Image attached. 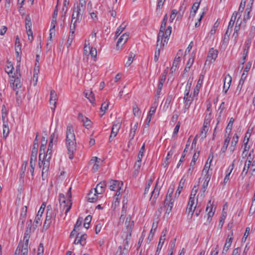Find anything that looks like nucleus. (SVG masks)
<instances>
[{
  "instance_id": "f257e3e1",
  "label": "nucleus",
  "mask_w": 255,
  "mask_h": 255,
  "mask_svg": "<svg viewBox=\"0 0 255 255\" xmlns=\"http://www.w3.org/2000/svg\"><path fill=\"white\" fill-rule=\"evenodd\" d=\"M66 145L69 158L72 159L74 157L73 154L77 149V144L74 129L70 124L67 126Z\"/></svg>"
},
{
  "instance_id": "f03ea898",
  "label": "nucleus",
  "mask_w": 255,
  "mask_h": 255,
  "mask_svg": "<svg viewBox=\"0 0 255 255\" xmlns=\"http://www.w3.org/2000/svg\"><path fill=\"white\" fill-rule=\"evenodd\" d=\"M84 11L85 9L76 5V4H75L74 5L73 12L72 15L71 24H72L73 20L75 19V21H78V22H80L82 19Z\"/></svg>"
},
{
  "instance_id": "7ed1b4c3",
  "label": "nucleus",
  "mask_w": 255,
  "mask_h": 255,
  "mask_svg": "<svg viewBox=\"0 0 255 255\" xmlns=\"http://www.w3.org/2000/svg\"><path fill=\"white\" fill-rule=\"evenodd\" d=\"M123 182L116 180H111L110 181L109 188L111 190L116 191V196H119L122 193V187Z\"/></svg>"
},
{
  "instance_id": "20e7f679",
  "label": "nucleus",
  "mask_w": 255,
  "mask_h": 255,
  "mask_svg": "<svg viewBox=\"0 0 255 255\" xmlns=\"http://www.w3.org/2000/svg\"><path fill=\"white\" fill-rule=\"evenodd\" d=\"M59 203L60 206L65 209V214H67L68 212L70 210L72 205L71 199H67L65 197L63 194L61 193L59 194Z\"/></svg>"
},
{
  "instance_id": "39448f33",
  "label": "nucleus",
  "mask_w": 255,
  "mask_h": 255,
  "mask_svg": "<svg viewBox=\"0 0 255 255\" xmlns=\"http://www.w3.org/2000/svg\"><path fill=\"white\" fill-rule=\"evenodd\" d=\"M38 133H37L36 137H35L34 142H33V147H32V150L31 151L30 159V161H33L34 162H35V161L36 160V158H37V154L38 148Z\"/></svg>"
},
{
  "instance_id": "423d86ee",
  "label": "nucleus",
  "mask_w": 255,
  "mask_h": 255,
  "mask_svg": "<svg viewBox=\"0 0 255 255\" xmlns=\"http://www.w3.org/2000/svg\"><path fill=\"white\" fill-rule=\"evenodd\" d=\"M126 229L124 230V233L128 234V237L131 236L132 228L134 226V222L131 221V217L128 215L126 220L125 222Z\"/></svg>"
},
{
  "instance_id": "0eeeda50",
  "label": "nucleus",
  "mask_w": 255,
  "mask_h": 255,
  "mask_svg": "<svg viewBox=\"0 0 255 255\" xmlns=\"http://www.w3.org/2000/svg\"><path fill=\"white\" fill-rule=\"evenodd\" d=\"M26 215L27 207L24 206L22 208L21 212L20 215L19 221L18 224V225L20 226L21 229H23L24 227V222L26 219Z\"/></svg>"
},
{
  "instance_id": "6e6552de",
  "label": "nucleus",
  "mask_w": 255,
  "mask_h": 255,
  "mask_svg": "<svg viewBox=\"0 0 255 255\" xmlns=\"http://www.w3.org/2000/svg\"><path fill=\"white\" fill-rule=\"evenodd\" d=\"M218 54V51L214 49L213 48L210 49L208 55L207 57L206 62L209 61L210 63L214 62L216 59Z\"/></svg>"
},
{
  "instance_id": "1a4fd4ad",
  "label": "nucleus",
  "mask_w": 255,
  "mask_h": 255,
  "mask_svg": "<svg viewBox=\"0 0 255 255\" xmlns=\"http://www.w3.org/2000/svg\"><path fill=\"white\" fill-rule=\"evenodd\" d=\"M30 237V235H28L27 233H24V236L23 240V242L21 243L20 242L19 243H20V247L21 250H25V251L27 250V251H28V243Z\"/></svg>"
},
{
  "instance_id": "9d476101",
  "label": "nucleus",
  "mask_w": 255,
  "mask_h": 255,
  "mask_svg": "<svg viewBox=\"0 0 255 255\" xmlns=\"http://www.w3.org/2000/svg\"><path fill=\"white\" fill-rule=\"evenodd\" d=\"M106 186L107 184L105 181H101L97 185L96 187L94 189V192L97 194H102L105 192Z\"/></svg>"
},
{
  "instance_id": "9b49d317",
  "label": "nucleus",
  "mask_w": 255,
  "mask_h": 255,
  "mask_svg": "<svg viewBox=\"0 0 255 255\" xmlns=\"http://www.w3.org/2000/svg\"><path fill=\"white\" fill-rule=\"evenodd\" d=\"M47 208V211L46 213V219L55 221L57 212L56 211H53L50 205H48Z\"/></svg>"
},
{
  "instance_id": "f8f14e48",
  "label": "nucleus",
  "mask_w": 255,
  "mask_h": 255,
  "mask_svg": "<svg viewBox=\"0 0 255 255\" xmlns=\"http://www.w3.org/2000/svg\"><path fill=\"white\" fill-rule=\"evenodd\" d=\"M232 82V77L228 74L224 78V84L223 86V92L225 94L227 93L228 90H229L231 83Z\"/></svg>"
},
{
  "instance_id": "ddd939ff",
  "label": "nucleus",
  "mask_w": 255,
  "mask_h": 255,
  "mask_svg": "<svg viewBox=\"0 0 255 255\" xmlns=\"http://www.w3.org/2000/svg\"><path fill=\"white\" fill-rule=\"evenodd\" d=\"M10 86L13 89L20 88V78L18 77L12 76L10 79Z\"/></svg>"
},
{
  "instance_id": "4468645a",
  "label": "nucleus",
  "mask_w": 255,
  "mask_h": 255,
  "mask_svg": "<svg viewBox=\"0 0 255 255\" xmlns=\"http://www.w3.org/2000/svg\"><path fill=\"white\" fill-rule=\"evenodd\" d=\"M157 182H156L154 190L152 191L150 199H152V203L153 204H154L156 202V199L158 198L159 194V191H160V188L157 187Z\"/></svg>"
},
{
  "instance_id": "2eb2a0df",
  "label": "nucleus",
  "mask_w": 255,
  "mask_h": 255,
  "mask_svg": "<svg viewBox=\"0 0 255 255\" xmlns=\"http://www.w3.org/2000/svg\"><path fill=\"white\" fill-rule=\"evenodd\" d=\"M173 200H168V198H166L164 200V207H166L165 214H169L172 210L173 206Z\"/></svg>"
},
{
  "instance_id": "dca6fc26",
  "label": "nucleus",
  "mask_w": 255,
  "mask_h": 255,
  "mask_svg": "<svg viewBox=\"0 0 255 255\" xmlns=\"http://www.w3.org/2000/svg\"><path fill=\"white\" fill-rule=\"evenodd\" d=\"M121 122L120 121H116L114 123L111 131V134L113 135V137H116L121 128Z\"/></svg>"
},
{
  "instance_id": "f3484780",
  "label": "nucleus",
  "mask_w": 255,
  "mask_h": 255,
  "mask_svg": "<svg viewBox=\"0 0 255 255\" xmlns=\"http://www.w3.org/2000/svg\"><path fill=\"white\" fill-rule=\"evenodd\" d=\"M44 159L45 160L41 161V164L43 165L42 172V176H43L45 173H46L48 171L50 165V159H48V158H44Z\"/></svg>"
},
{
  "instance_id": "a211bd4d",
  "label": "nucleus",
  "mask_w": 255,
  "mask_h": 255,
  "mask_svg": "<svg viewBox=\"0 0 255 255\" xmlns=\"http://www.w3.org/2000/svg\"><path fill=\"white\" fill-rule=\"evenodd\" d=\"M54 144L49 143L48 144V149L46 153L43 155V159L48 158V159H51L52 153L53 151V146Z\"/></svg>"
},
{
  "instance_id": "6ab92c4d",
  "label": "nucleus",
  "mask_w": 255,
  "mask_h": 255,
  "mask_svg": "<svg viewBox=\"0 0 255 255\" xmlns=\"http://www.w3.org/2000/svg\"><path fill=\"white\" fill-rule=\"evenodd\" d=\"M98 194L96 192L91 190L88 194V201L91 203L95 202L98 199Z\"/></svg>"
},
{
  "instance_id": "aec40b11",
  "label": "nucleus",
  "mask_w": 255,
  "mask_h": 255,
  "mask_svg": "<svg viewBox=\"0 0 255 255\" xmlns=\"http://www.w3.org/2000/svg\"><path fill=\"white\" fill-rule=\"evenodd\" d=\"M128 38V34H127L126 33L123 34L118 39L117 43V47H119L120 45L122 46L124 45Z\"/></svg>"
},
{
  "instance_id": "412c9836",
  "label": "nucleus",
  "mask_w": 255,
  "mask_h": 255,
  "mask_svg": "<svg viewBox=\"0 0 255 255\" xmlns=\"http://www.w3.org/2000/svg\"><path fill=\"white\" fill-rule=\"evenodd\" d=\"M45 206H46V205L44 203H43L41 205V207L40 208V209L38 212V213L35 217L34 222H35L36 224H38L39 221L40 220V218L41 217L42 215L44 212Z\"/></svg>"
},
{
  "instance_id": "4be33fe9",
  "label": "nucleus",
  "mask_w": 255,
  "mask_h": 255,
  "mask_svg": "<svg viewBox=\"0 0 255 255\" xmlns=\"http://www.w3.org/2000/svg\"><path fill=\"white\" fill-rule=\"evenodd\" d=\"M212 205L211 204V200H210L208 202V204L207 205V206L206 209V212H208V219L207 220L209 221V222H210L211 220V218L214 215V213L212 211L213 207H211Z\"/></svg>"
},
{
  "instance_id": "5701e85b",
  "label": "nucleus",
  "mask_w": 255,
  "mask_h": 255,
  "mask_svg": "<svg viewBox=\"0 0 255 255\" xmlns=\"http://www.w3.org/2000/svg\"><path fill=\"white\" fill-rule=\"evenodd\" d=\"M137 126H138L137 123H136L133 126H131V128H130V132L129 133V137L130 138L129 142H130L131 140H132L134 138V137L135 134L136 130L137 128Z\"/></svg>"
},
{
  "instance_id": "b1692460",
  "label": "nucleus",
  "mask_w": 255,
  "mask_h": 255,
  "mask_svg": "<svg viewBox=\"0 0 255 255\" xmlns=\"http://www.w3.org/2000/svg\"><path fill=\"white\" fill-rule=\"evenodd\" d=\"M190 145V141L189 140H188L187 141V143L186 144V146H185V148L182 153V154L181 155V157L180 158V159L179 160V161L178 162V163L177 164V168H179L180 165H181V163L183 162V159L186 155V153L187 152V149L188 148V147Z\"/></svg>"
},
{
  "instance_id": "393cba45",
  "label": "nucleus",
  "mask_w": 255,
  "mask_h": 255,
  "mask_svg": "<svg viewBox=\"0 0 255 255\" xmlns=\"http://www.w3.org/2000/svg\"><path fill=\"white\" fill-rule=\"evenodd\" d=\"M185 182V179H184V177H183L180 181L178 189L176 191V193L175 194V197L179 196V195H180V193L181 192L182 189L183 188Z\"/></svg>"
},
{
  "instance_id": "a878e982",
  "label": "nucleus",
  "mask_w": 255,
  "mask_h": 255,
  "mask_svg": "<svg viewBox=\"0 0 255 255\" xmlns=\"http://www.w3.org/2000/svg\"><path fill=\"white\" fill-rule=\"evenodd\" d=\"M85 96L89 100L91 103L95 101V95L92 91H87L84 92Z\"/></svg>"
},
{
  "instance_id": "bb28decb",
  "label": "nucleus",
  "mask_w": 255,
  "mask_h": 255,
  "mask_svg": "<svg viewBox=\"0 0 255 255\" xmlns=\"http://www.w3.org/2000/svg\"><path fill=\"white\" fill-rule=\"evenodd\" d=\"M180 61V56L175 57L172 64V66L171 67L170 69L172 73L176 71V70L178 68V63Z\"/></svg>"
},
{
  "instance_id": "cd10ccee",
  "label": "nucleus",
  "mask_w": 255,
  "mask_h": 255,
  "mask_svg": "<svg viewBox=\"0 0 255 255\" xmlns=\"http://www.w3.org/2000/svg\"><path fill=\"white\" fill-rule=\"evenodd\" d=\"M58 134L54 132L50 135L49 143L56 145L58 140Z\"/></svg>"
},
{
  "instance_id": "c85d7f7f",
  "label": "nucleus",
  "mask_w": 255,
  "mask_h": 255,
  "mask_svg": "<svg viewBox=\"0 0 255 255\" xmlns=\"http://www.w3.org/2000/svg\"><path fill=\"white\" fill-rule=\"evenodd\" d=\"M251 40L250 39H248L246 42L245 45V47L243 51V55L248 56V52L251 46Z\"/></svg>"
},
{
  "instance_id": "c756f323",
  "label": "nucleus",
  "mask_w": 255,
  "mask_h": 255,
  "mask_svg": "<svg viewBox=\"0 0 255 255\" xmlns=\"http://www.w3.org/2000/svg\"><path fill=\"white\" fill-rule=\"evenodd\" d=\"M163 237H164L163 236H161V237L160 238L159 241V243H158V246H157V250H156V251L155 255H159V252L160 251V250H161V248L162 247V246H163V245L164 244V242L165 241V240H164Z\"/></svg>"
},
{
  "instance_id": "7c9ffc66",
  "label": "nucleus",
  "mask_w": 255,
  "mask_h": 255,
  "mask_svg": "<svg viewBox=\"0 0 255 255\" xmlns=\"http://www.w3.org/2000/svg\"><path fill=\"white\" fill-rule=\"evenodd\" d=\"M9 129L8 126V123L7 122L3 121V136L5 138L9 134Z\"/></svg>"
},
{
  "instance_id": "2f4dec72",
  "label": "nucleus",
  "mask_w": 255,
  "mask_h": 255,
  "mask_svg": "<svg viewBox=\"0 0 255 255\" xmlns=\"http://www.w3.org/2000/svg\"><path fill=\"white\" fill-rule=\"evenodd\" d=\"M237 14H238L237 12H236V11L234 12L233 13V14L232 15V17L231 18L230 21L229 25H228V26L229 27H231L230 32H231V31L232 30V28H233V27L234 26L235 21L236 20V17H237Z\"/></svg>"
},
{
  "instance_id": "473e14b6",
  "label": "nucleus",
  "mask_w": 255,
  "mask_h": 255,
  "mask_svg": "<svg viewBox=\"0 0 255 255\" xmlns=\"http://www.w3.org/2000/svg\"><path fill=\"white\" fill-rule=\"evenodd\" d=\"M20 243H19L18 247H17L14 255H28L27 250L25 251L21 250L20 247Z\"/></svg>"
},
{
  "instance_id": "72a5a7b5",
  "label": "nucleus",
  "mask_w": 255,
  "mask_h": 255,
  "mask_svg": "<svg viewBox=\"0 0 255 255\" xmlns=\"http://www.w3.org/2000/svg\"><path fill=\"white\" fill-rule=\"evenodd\" d=\"M209 129V126L203 125L202 128L201 132L200 133V136L202 139H204L206 137V134Z\"/></svg>"
},
{
  "instance_id": "f704fd0d",
  "label": "nucleus",
  "mask_w": 255,
  "mask_h": 255,
  "mask_svg": "<svg viewBox=\"0 0 255 255\" xmlns=\"http://www.w3.org/2000/svg\"><path fill=\"white\" fill-rule=\"evenodd\" d=\"M46 144L47 143H41L39 150V160H41V156L42 154H43V155L45 154V149L46 147Z\"/></svg>"
},
{
  "instance_id": "c9c22d12",
  "label": "nucleus",
  "mask_w": 255,
  "mask_h": 255,
  "mask_svg": "<svg viewBox=\"0 0 255 255\" xmlns=\"http://www.w3.org/2000/svg\"><path fill=\"white\" fill-rule=\"evenodd\" d=\"M191 95L192 94L190 95L189 99H187L186 101H184L185 103L184 106V113H185L186 111L189 109L193 101V98H191Z\"/></svg>"
},
{
  "instance_id": "e433bc0d",
  "label": "nucleus",
  "mask_w": 255,
  "mask_h": 255,
  "mask_svg": "<svg viewBox=\"0 0 255 255\" xmlns=\"http://www.w3.org/2000/svg\"><path fill=\"white\" fill-rule=\"evenodd\" d=\"M234 121H235V120L233 118H231L230 119V121L226 127V133H227L228 132H229V134L230 133V132H231L232 127H233V125Z\"/></svg>"
},
{
  "instance_id": "4c0bfd02",
  "label": "nucleus",
  "mask_w": 255,
  "mask_h": 255,
  "mask_svg": "<svg viewBox=\"0 0 255 255\" xmlns=\"http://www.w3.org/2000/svg\"><path fill=\"white\" fill-rule=\"evenodd\" d=\"M230 141V137H229V135H228V136L225 139L224 145L221 148V151L223 153H224L226 152V151L227 149V147L228 146V145L229 144Z\"/></svg>"
},
{
  "instance_id": "58836bf2",
  "label": "nucleus",
  "mask_w": 255,
  "mask_h": 255,
  "mask_svg": "<svg viewBox=\"0 0 255 255\" xmlns=\"http://www.w3.org/2000/svg\"><path fill=\"white\" fill-rule=\"evenodd\" d=\"M25 23L26 29L31 28L32 22H31V18L29 14H27L25 17Z\"/></svg>"
},
{
  "instance_id": "ea45409f",
  "label": "nucleus",
  "mask_w": 255,
  "mask_h": 255,
  "mask_svg": "<svg viewBox=\"0 0 255 255\" xmlns=\"http://www.w3.org/2000/svg\"><path fill=\"white\" fill-rule=\"evenodd\" d=\"M196 208V205L194 207L187 205V207L186 210V213L188 215H191L192 216L195 212V209Z\"/></svg>"
},
{
  "instance_id": "a19ab883",
  "label": "nucleus",
  "mask_w": 255,
  "mask_h": 255,
  "mask_svg": "<svg viewBox=\"0 0 255 255\" xmlns=\"http://www.w3.org/2000/svg\"><path fill=\"white\" fill-rule=\"evenodd\" d=\"M131 236L128 237V234H126L125 235L126 239L124 241V250L127 251V252L128 251V242L130 240Z\"/></svg>"
},
{
  "instance_id": "79ce46f5",
  "label": "nucleus",
  "mask_w": 255,
  "mask_h": 255,
  "mask_svg": "<svg viewBox=\"0 0 255 255\" xmlns=\"http://www.w3.org/2000/svg\"><path fill=\"white\" fill-rule=\"evenodd\" d=\"M92 217L91 215H89L88 216H87L86 218L85 219V222L84 223V227L88 229H89V225H90V223L92 220Z\"/></svg>"
},
{
  "instance_id": "37998d69",
  "label": "nucleus",
  "mask_w": 255,
  "mask_h": 255,
  "mask_svg": "<svg viewBox=\"0 0 255 255\" xmlns=\"http://www.w3.org/2000/svg\"><path fill=\"white\" fill-rule=\"evenodd\" d=\"M193 62H194V59L192 58H189L187 64H186V65L185 66L184 71L185 72H188L189 71L190 68L191 66H192V65L193 64Z\"/></svg>"
},
{
  "instance_id": "c03bdc74",
  "label": "nucleus",
  "mask_w": 255,
  "mask_h": 255,
  "mask_svg": "<svg viewBox=\"0 0 255 255\" xmlns=\"http://www.w3.org/2000/svg\"><path fill=\"white\" fill-rule=\"evenodd\" d=\"M158 106V103L156 101H155L152 105H151L150 107V111H149L148 114L150 115H153L154 114L156 108Z\"/></svg>"
},
{
  "instance_id": "a18cd8bd",
  "label": "nucleus",
  "mask_w": 255,
  "mask_h": 255,
  "mask_svg": "<svg viewBox=\"0 0 255 255\" xmlns=\"http://www.w3.org/2000/svg\"><path fill=\"white\" fill-rule=\"evenodd\" d=\"M32 220H29L26 223V229L25 233H27L28 235H30L31 227H32Z\"/></svg>"
},
{
  "instance_id": "49530a36",
  "label": "nucleus",
  "mask_w": 255,
  "mask_h": 255,
  "mask_svg": "<svg viewBox=\"0 0 255 255\" xmlns=\"http://www.w3.org/2000/svg\"><path fill=\"white\" fill-rule=\"evenodd\" d=\"M211 113H209L208 115H206L204 119L203 125L209 126L211 122Z\"/></svg>"
},
{
  "instance_id": "de8ad7c7",
  "label": "nucleus",
  "mask_w": 255,
  "mask_h": 255,
  "mask_svg": "<svg viewBox=\"0 0 255 255\" xmlns=\"http://www.w3.org/2000/svg\"><path fill=\"white\" fill-rule=\"evenodd\" d=\"M164 36V32L162 31V30H159L158 35V37H157V45H156L157 47H158L159 45V41H160V37H161L160 44H162V40L163 39Z\"/></svg>"
},
{
  "instance_id": "09e8293b",
  "label": "nucleus",
  "mask_w": 255,
  "mask_h": 255,
  "mask_svg": "<svg viewBox=\"0 0 255 255\" xmlns=\"http://www.w3.org/2000/svg\"><path fill=\"white\" fill-rule=\"evenodd\" d=\"M133 114L135 116H138L140 114V110L136 104H134L132 108Z\"/></svg>"
},
{
  "instance_id": "8fccbe9b",
  "label": "nucleus",
  "mask_w": 255,
  "mask_h": 255,
  "mask_svg": "<svg viewBox=\"0 0 255 255\" xmlns=\"http://www.w3.org/2000/svg\"><path fill=\"white\" fill-rule=\"evenodd\" d=\"M126 26V25L123 23L121 24L119 27L118 28L115 36L117 37L125 29V27Z\"/></svg>"
},
{
  "instance_id": "3c124183",
  "label": "nucleus",
  "mask_w": 255,
  "mask_h": 255,
  "mask_svg": "<svg viewBox=\"0 0 255 255\" xmlns=\"http://www.w3.org/2000/svg\"><path fill=\"white\" fill-rule=\"evenodd\" d=\"M199 152H198L197 153L195 152L193 156V158H192V159L191 161V163H190V166H194V165L195 164V163H196V160H197L198 158V156H199Z\"/></svg>"
},
{
  "instance_id": "603ef678",
  "label": "nucleus",
  "mask_w": 255,
  "mask_h": 255,
  "mask_svg": "<svg viewBox=\"0 0 255 255\" xmlns=\"http://www.w3.org/2000/svg\"><path fill=\"white\" fill-rule=\"evenodd\" d=\"M247 75H248L247 73L243 72L241 76V78L239 81L240 85H241V89H242V86L245 82V81L247 78Z\"/></svg>"
},
{
  "instance_id": "864d4df0",
  "label": "nucleus",
  "mask_w": 255,
  "mask_h": 255,
  "mask_svg": "<svg viewBox=\"0 0 255 255\" xmlns=\"http://www.w3.org/2000/svg\"><path fill=\"white\" fill-rule=\"evenodd\" d=\"M177 14V11L176 9H172L171 11V13L170 16L169 21L170 22H172L173 20L175 19L176 15Z\"/></svg>"
},
{
  "instance_id": "5fc2aeb1",
  "label": "nucleus",
  "mask_w": 255,
  "mask_h": 255,
  "mask_svg": "<svg viewBox=\"0 0 255 255\" xmlns=\"http://www.w3.org/2000/svg\"><path fill=\"white\" fill-rule=\"evenodd\" d=\"M230 235H228L226 241V243L224 245V247L229 249L231 246L232 241L231 238H229Z\"/></svg>"
},
{
  "instance_id": "6e6d98bb",
  "label": "nucleus",
  "mask_w": 255,
  "mask_h": 255,
  "mask_svg": "<svg viewBox=\"0 0 255 255\" xmlns=\"http://www.w3.org/2000/svg\"><path fill=\"white\" fill-rule=\"evenodd\" d=\"M52 221L49 220L48 219H45V222L43 224V229L45 230H47L50 227Z\"/></svg>"
},
{
  "instance_id": "4d7b16f0",
  "label": "nucleus",
  "mask_w": 255,
  "mask_h": 255,
  "mask_svg": "<svg viewBox=\"0 0 255 255\" xmlns=\"http://www.w3.org/2000/svg\"><path fill=\"white\" fill-rule=\"evenodd\" d=\"M50 100L55 101H56V100H57V94L56 92L53 90H51L50 91Z\"/></svg>"
},
{
  "instance_id": "13d9d810",
  "label": "nucleus",
  "mask_w": 255,
  "mask_h": 255,
  "mask_svg": "<svg viewBox=\"0 0 255 255\" xmlns=\"http://www.w3.org/2000/svg\"><path fill=\"white\" fill-rule=\"evenodd\" d=\"M134 57V55L133 53H131L129 57L128 58V61L126 62L125 64V66L127 67H128L129 66H130L133 61Z\"/></svg>"
},
{
  "instance_id": "bf43d9fd",
  "label": "nucleus",
  "mask_w": 255,
  "mask_h": 255,
  "mask_svg": "<svg viewBox=\"0 0 255 255\" xmlns=\"http://www.w3.org/2000/svg\"><path fill=\"white\" fill-rule=\"evenodd\" d=\"M173 187H171L170 186L168 190V193L166 197V198H168V200H173V199L172 198V195L173 192Z\"/></svg>"
},
{
  "instance_id": "052dcab7",
  "label": "nucleus",
  "mask_w": 255,
  "mask_h": 255,
  "mask_svg": "<svg viewBox=\"0 0 255 255\" xmlns=\"http://www.w3.org/2000/svg\"><path fill=\"white\" fill-rule=\"evenodd\" d=\"M83 223V218L81 217H79L77 220L76 224L74 226V228L79 230V228L80 227Z\"/></svg>"
},
{
  "instance_id": "680f3d73",
  "label": "nucleus",
  "mask_w": 255,
  "mask_h": 255,
  "mask_svg": "<svg viewBox=\"0 0 255 255\" xmlns=\"http://www.w3.org/2000/svg\"><path fill=\"white\" fill-rule=\"evenodd\" d=\"M26 33L28 35V40L30 41H32L33 39V32L31 28L26 29Z\"/></svg>"
},
{
  "instance_id": "e2e57ef3",
  "label": "nucleus",
  "mask_w": 255,
  "mask_h": 255,
  "mask_svg": "<svg viewBox=\"0 0 255 255\" xmlns=\"http://www.w3.org/2000/svg\"><path fill=\"white\" fill-rule=\"evenodd\" d=\"M86 239H87V235L85 234H82V235H79V239L82 241L81 243H82V246H84V245H86Z\"/></svg>"
},
{
  "instance_id": "0e129e2a",
  "label": "nucleus",
  "mask_w": 255,
  "mask_h": 255,
  "mask_svg": "<svg viewBox=\"0 0 255 255\" xmlns=\"http://www.w3.org/2000/svg\"><path fill=\"white\" fill-rule=\"evenodd\" d=\"M127 253L126 250H123V251H122V246H120L117 251L116 255H127Z\"/></svg>"
},
{
  "instance_id": "69168bd1",
  "label": "nucleus",
  "mask_w": 255,
  "mask_h": 255,
  "mask_svg": "<svg viewBox=\"0 0 255 255\" xmlns=\"http://www.w3.org/2000/svg\"><path fill=\"white\" fill-rule=\"evenodd\" d=\"M198 186L199 184H197V185H195L193 187L191 193L190 197H194L195 198V196L196 195V193L198 190Z\"/></svg>"
},
{
  "instance_id": "338daca9",
  "label": "nucleus",
  "mask_w": 255,
  "mask_h": 255,
  "mask_svg": "<svg viewBox=\"0 0 255 255\" xmlns=\"http://www.w3.org/2000/svg\"><path fill=\"white\" fill-rule=\"evenodd\" d=\"M13 69V67L11 63H9V65H7L6 69H5V72L8 74H12V70Z\"/></svg>"
},
{
  "instance_id": "774afa93",
  "label": "nucleus",
  "mask_w": 255,
  "mask_h": 255,
  "mask_svg": "<svg viewBox=\"0 0 255 255\" xmlns=\"http://www.w3.org/2000/svg\"><path fill=\"white\" fill-rule=\"evenodd\" d=\"M186 8V6L184 5V3H182V5H180L179 9V14L181 16L184 14V11Z\"/></svg>"
}]
</instances>
